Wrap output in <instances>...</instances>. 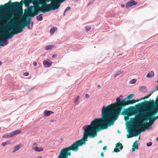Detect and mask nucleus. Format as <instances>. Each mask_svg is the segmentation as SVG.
Returning a JSON list of instances; mask_svg holds the SVG:
<instances>
[{
	"mask_svg": "<svg viewBox=\"0 0 158 158\" xmlns=\"http://www.w3.org/2000/svg\"><path fill=\"white\" fill-rule=\"evenodd\" d=\"M57 55H56V54H54V55H53L52 56V57L53 58H55V57H56L57 56Z\"/></svg>",
	"mask_w": 158,
	"mask_h": 158,
	"instance_id": "49",
	"label": "nucleus"
},
{
	"mask_svg": "<svg viewBox=\"0 0 158 158\" xmlns=\"http://www.w3.org/2000/svg\"><path fill=\"white\" fill-rule=\"evenodd\" d=\"M38 1L39 0H32V2H38Z\"/></svg>",
	"mask_w": 158,
	"mask_h": 158,
	"instance_id": "47",
	"label": "nucleus"
},
{
	"mask_svg": "<svg viewBox=\"0 0 158 158\" xmlns=\"http://www.w3.org/2000/svg\"><path fill=\"white\" fill-rule=\"evenodd\" d=\"M91 28V27L89 26H87L85 27V29L86 31H89V30H90Z\"/></svg>",
	"mask_w": 158,
	"mask_h": 158,
	"instance_id": "35",
	"label": "nucleus"
},
{
	"mask_svg": "<svg viewBox=\"0 0 158 158\" xmlns=\"http://www.w3.org/2000/svg\"><path fill=\"white\" fill-rule=\"evenodd\" d=\"M139 90L142 93H145L147 91V88L144 86H141L140 87Z\"/></svg>",
	"mask_w": 158,
	"mask_h": 158,
	"instance_id": "21",
	"label": "nucleus"
},
{
	"mask_svg": "<svg viewBox=\"0 0 158 158\" xmlns=\"http://www.w3.org/2000/svg\"><path fill=\"white\" fill-rule=\"evenodd\" d=\"M54 120H52L50 121V122H53V121H54Z\"/></svg>",
	"mask_w": 158,
	"mask_h": 158,
	"instance_id": "57",
	"label": "nucleus"
},
{
	"mask_svg": "<svg viewBox=\"0 0 158 158\" xmlns=\"http://www.w3.org/2000/svg\"><path fill=\"white\" fill-rule=\"evenodd\" d=\"M150 96H149V95H148L147 96H146L143 98H140V99H137V101H141V100H142V99H145V98H148Z\"/></svg>",
	"mask_w": 158,
	"mask_h": 158,
	"instance_id": "31",
	"label": "nucleus"
},
{
	"mask_svg": "<svg viewBox=\"0 0 158 158\" xmlns=\"http://www.w3.org/2000/svg\"><path fill=\"white\" fill-rule=\"evenodd\" d=\"M11 0H10L8 2L6 3L4 5L0 6V11H9V10L10 9L15 13H20L22 12V7L19 6V2H16L11 3Z\"/></svg>",
	"mask_w": 158,
	"mask_h": 158,
	"instance_id": "6",
	"label": "nucleus"
},
{
	"mask_svg": "<svg viewBox=\"0 0 158 158\" xmlns=\"http://www.w3.org/2000/svg\"><path fill=\"white\" fill-rule=\"evenodd\" d=\"M107 149V147L106 146H104L103 148V149L104 150H106Z\"/></svg>",
	"mask_w": 158,
	"mask_h": 158,
	"instance_id": "45",
	"label": "nucleus"
},
{
	"mask_svg": "<svg viewBox=\"0 0 158 158\" xmlns=\"http://www.w3.org/2000/svg\"><path fill=\"white\" fill-rule=\"evenodd\" d=\"M3 138H10L12 137L11 133H10L4 135L2 136Z\"/></svg>",
	"mask_w": 158,
	"mask_h": 158,
	"instance_id": "28",
	"label": "nucleus"
},
{
	"mask_svg": "<svg viewBox=\"0 0 158 158\" xmlns=\"http://www.w3.org/2000/svg\"><path fill=\"white\" fill-rule=\"evenodd\" d=\"M65 15V13H64V14H63V15H64H64Z\"/></svg>",
	"mask_w": 158,
	"mask_h": 158,
	"instance_id": "58",
	"label": "nucleus"
},
{
	"mask_svg": "<svg viewBox=\"0 0 158 158\" xmlns=\"http://www.w3.org/2000/svg\"><path fill=\"white\" fill-rule=\"evenodd\" d=\"M123 70H120L118 71L114 75V77H116L118 76V75L121 74L122 73H123Z\"/></svg>",
	"mask_w": 158,
	"mask_h": 158,
	"instance_id": "27",
	"label": "nucleus"
},
{
	"mask_svg": "<svg viewBox=\"0 0 158 158\" xmlns=\"http://www.w3.org/2000/svg\"><path fill=\"white\" fill-rule=\"evenodd\" d=\"M138 141L136 140L133 143V144L132 146V147L135 148H136V149H138Z\"/></svg>",
	"mask_w": 158,
	"mask_h": 158,
	"instance_id": "26",
	"label": "nucleus"
},
{
	"mask_svg": "<svg viewBox=\"0 0 158 158\" xmlns=\"http://www.w3.org/2000/svg\"><path fill=\"white\" fill-rule=\"evenodd\" d=\"M53 47V46L52 45H48L45 47V49L46 50H48L49 49H51Z\"/></svg>",
	"mask_w": 158,
	"mask_h": 158,
	"instance_id": "29",
	"label": "nucleus"
},
{
	"mask_svg": "<svg viewBox=\"0 0 158 158\" xmlns=\"http://www.w3.org/2000/svg\"><path fill=\"white\" fill-rule=\"evenodd\" d=\"M121 6L122 8H123V7H125V5L124 4H122L121 5Z\"/></svg>",
	"mask_w": 158,
	"mask_h": 158,
	"instance_id": "48",
	"label": "nucleus"
},
{
	"mask_svg": "<svg viewBox=\"0 0 158 158\" xmlns=\"http://www.w3.org/2000/svg\"><path fill=\"white\" fill-rule=\"evenodd\" d=\"M157 118H158V116L156 118H153V119L152 120H150V122L149 123V124H151V125L153 123H154L155 120Z\"/></svg>",
	"mask_w": 158,
	"mask_h": 158,
	"instance_id": "30",
	"label": "nucleus"
},
{
	"mask_svg": "<svg viewBox=\"0 0 158 158\" xmlns=\"http://www.w3.org/2000/svg\"><path fill=\"white\" fill-rule=\"evenodd\" d=\"M123 148L122 144L120 143H117L116 144V148L114 149V151L115 152H118L122 150Z\"/></svg>",
	"mask_w": 158,
	"mask_h": 158,
	"instance_id": "13",
	"label": "nucleus"
},
{
	"mask_svg": "<svg viewBox=\"0 0 158 158\" xmlns=\"http://www.w3.org/2000/svg\"><path fill=\"white\" fill-rule=\"evenodd\" d=\"M8 39L6 38H3L1 37L0 38V46H4L7 45L9 43Z\"/></svg>",
	"mask_w": 158,
	"mask_h": 158,
	"instance_id": "10",
	"label": "nucleus"
},
{
	"mask_svg": "<svg viewBox=\"0 0 158 158\" xmlns=\"http://www.w3.org/2000/svg\"><path fill=\"white\" fill-rule=\"evenodd\" d=\"M156 108V106L154 104H151L150 105V107H149V109L145 110L146 111L144 113V115H147L149 112L153 113L155 111H154V110Z\"/></svg>",
	"mask_w": 158,
	"mask_h": 158,
	"instance_id": "11",
	"label": "nucleus"
},
{
	"mask_svg": "<svg viewBox=\"0 0 158 158\" xmlns=\"http://www.w3.org/2000/svg\"><path fill=\"white\" fill-rule=\"evenodd\" d=\"M53 113V112L52 111L46 110L44 111V114L45 116L48 117Z\"/></svg>",
	"mask_w": 158,
	"mask_h": 158,
	"instance_id": "19",
	"label": "nucleus"
},
{
	"mask_svg": "<svg viewBox=\"0 0 158 158\" xmlns=\"http://www.w3.org/2000/svg\"><path fill=\"white\" fill-rule=\"evenodd\" d=\"M136 81L135 79H133L131 80L130 81V83L131 84H134L136 83Z\"/></svg>",
	"mask_w": 158,
	"mask_h": 158,
	"instance_id": "34",
	"label": "nucleus"
},
{
	"mask_svg": "<svg viewBox=\"0 0 158 158\" xmlns=\"http://www.w3.org/2000/svg\"><path fill=\"white\" fill-rule=\"evenodd\" d=\"M29 73L28 72H26L23 73V75L25 76H27L29 75Z\"/></svg>",
	"mask_w": 158,
	"mask_h": 158,
	"instance_id": "42",
	"label": "nucleus"
},
{
	"mask_svg": "<svg viewBox=\"0 0 158 158\" xmlns=\"http://www.w3.org/2000/svg\"><path fill=\"white\" fill-rule=\"evenodd\" d=\"M2 62L1 61H0V66L2 65Z\"/></svg>",
	"mask_w": 158,
	"mask_h": 158,
	"instance_id": "56",
	"label": "nucleus"
},
{
	"mask_svg": "<svg viewBox=\"0 0 158 158\" xmlns=\"http://www.w3.org/2000/svg\"><path fill=\"white\" fill-rule=\"evenodd\" d=\"M152 143L151 142H149L148 143H147V146L148 147H149L151 146L152 145Z\"/></svg>",
	"mask_w": 158,
	"mask_h": 158,
	"instance_id": "41",
	"label": "nucleus"
},
{
	"mask_svg": "<svg viewBox=\"0 0 158 158\" xmlns=\"http://www.w3.org/2000/svg\"><path fill=\"white\" fill-rule=\"evenodd\" d=\"M21 131L20 130H16L11 132H10L11 136L12 137L16 135L17 134H19L21 133Z\"/></svg>",
	"mask_w": 158,
	"mask_h": 158,
	"instance_id": "18",
	"label": "nucleus"
},
{
	"mask_svg": "<svg viewBox=\"0 0 158 158\" xmlns=\"http://www.w3.org/2000/svg\"><path fill=\"white\" fill-rule=\"evenodd\" d=\"M28 89V90H29V91H31V90H32V88H31V89Z\"/></svg>",
	"mask_w": 158,
	"mask_h": 158,
	"instance_id": "55",
	"label": "nucleus"
},
{
	"mask_svg": "<svg viewBox=\"0 0 158 158\" xmlns=\"http://www.w3.org/2000/svg\"><path fill=\"white\" fill-rule=\"evenodd\" d=\"M25 1L26 2H31L32 0H22L20 2V3L21 4L22 3H23Z\"/></svg>",
	"mask_w": 158,
	"mask_h": 158,
	"instance_id": "36",
	"label": "nucleus"
},
{
	"mask_svg": "<svg viewBox=\"0 0 158 158\" xmlns=\"http://www.w3.org/2000/svg\"><path fill=\"white\" fill-rule=\"evenodd\" d=\"M71 9V8L69 6L67 7L64 10V13H65L67 12L68 10H70Z\"/></svg>",
	"mask_w": 158,
	"mask_h": 158,
	"instance_id": "37",
	"label": "nucleus"
},
{
	"mask_svg": "<svg viewBox=\"0 0 158 158\" xmlns=\"http://www.w3.org/2000/svg\"><path fill=\"white\" fill-rule=\"evenodd\" d=\"M132 111V110L129 108L124 109L123 112L125 114L129 115L131 113Z\"/></svg>",
	"mask_w": 158,
	"mask_h": 158,
	"instance_id": "17",
	"label": "nucleus"
},
{
	"mask_svg": "<svg viewBox=\"0 0 158 158\" xmlns=\"http://www.w3.org/2000/svg\"><path fill=\"white\" fill-rule=\"evenodd\" d=\"M156 113V111L154 112L153 113H152L151 114L149 115L148 117H146L145 116H143V117H144V119L145 121V122H146L147 121H148L149 119H152L153 116L155 115Z\"/></svg>",
	"mask_w": 158,
	"mask_h": 158,
	"instance_id": "16",
	"label": "nucleus"
},
{
	"mask_svg": "<svg viewBox=\"0 0 158 158\" xmlns=\"http://www.w3.org/2000/svg\"><path fill=\"white\" fill-rule=\"evenodd\" d=\"M21 146L20 145H18L14 147L13 151L12 152L14 153L19 150Z\"/></svg>",
	"mask_w": 158,
	"mask_h": 158,
	"instance_id": "24",
	"label": "nucleus"
},
{
	"mask_svg": "<svg viewBox=\"0 0 158 158\" xmlns=\"http://www.w3.org/2000/svg\"><path fill=\"white\" fill-rule=\"evenodd\" d=\"M25 3V5L26 6H28L30 4L31 2H26L25 1V2H24Z\"/></svg>",
	"mask_w": 158,
	"mask_h": 158,
	"instance_id": "38",
	"label": "nucleus"
},
{
	"mask_svg": "<svg viewBox=\"0 0 158 158\" xmlns=\"http://www.w3.org/2000/svg\"><path fill=\"white\" fill-rule=\"evenodd\" d=\"M37 15V14H35V13H34V12L32 11V13L30 15L32 16V17H34L36 15Z\"/></svg>",
	"mask_w": 158,
	"mask_h": 158,
	"instance_id": "40",
	"label": "nucleus"
},
{
	"mask_svg": "<svg viewBox=\"0 0 158 158\" xmlns=\"http://www.w3.org/2000/svg\"><path fill=\"white\" fill-rule=\"evenodd\" d=\"M134 96L133 94H131L122 100L120 98L123 97V96H119L116 99L117 102H119V104L113 105V109L111 110L108 109V106L106 107L103 106L102 110L101 117L99 118L104 124L103 129H107L109 126L114 124L115 120L117 119L120 114L123 106L132 104L137 102V99L136 100L134 99L132 100H128L132 99Z\"/></svg>",
	"mask_w": 158,
	"mask_h": 158,
	"instance_id": "1",
	"label": "nucleus"
},
{
	"mask_svg": "<svg viewBox=\"0 0 158 158\" xmlns=\"http://www.w3.org/2000/svg\"><path fill=\"white\" fill-rule=\"evenodd\" d=\"M148 103V101L142 102L141 105H139V107L145 110L149 109V107H150V106L147 104Z\"/></svg>",
	"mask_w": 158,
	"mask_h": 158,
	"instance_id": "12",
	"label": "nucleus"
},
{
	"mask_svg": "<svg viewBox=\"0 0 158 158\" xmlns=\"http://www.w3.org/2000/svg\"><path fill=\"white\" fill-rule=\"evenodd\" d=\"M19 33L16 32H13V30L9 32L8 31L6 30H0V38L1 37L3 38H6L8 39V40L11 39L12 38L14 34H17Z\"/></svg>",
	"mask_w": 158,
	"mask_h": 158,
	"instance_id": "7",
	"label": "nucleus"
},
{
	"mask_svg": "<svg viewBox=\"0 0 158 158\" xmlns=\"http://www.w3.org/2000/svg\"><path fill=\"white\" fill-rule=\"evenodd\" d=\"M101 156H102V157H103L104 156V153H103L102 152H101Z\"/></svg>",
	"mask_w": 158,
	"mask_h": 158,
	"instance_id": "50",
	"label": "nucleus"
},
{
	"mask_svg": "<svg viewBox=\"0 0 158 158\" xmlns=\"http://www.w3.org/2000/svg\"><path fill=\"white\" fill-rule=\"evenodd\" d=\"M9 143V141H6L5 142H2L1 144V145L4 147L7 145Z\"/></svg>",
	"mask_w": 158,
	"mask_h": 158,
	"instance_id": "33",
	"label": "nucleus"
},
{
	"mask_svg": "<svg viewBox=\"0 0 158 158\" xmlns=\"http://www.w3.org/2000/svg\"><path fill=\"white\" fill-rule=\"evenodd\" d=\"M34 13H35V14H37V15H38V12L36 11H35V12H34Z\"/></svg>",
	"mask_w": 158,
	"mask_h": 158,
	"instance_id": "51",
	"label": "nucleus"
},
{
	"mask_svg": "<svg viewBox=\"0 0 158 158\" xmlns=\"http://www.w3.org/2000/svg\"><path fill=\"white\" fill-rule=\"evenodd\" d=\"M31 19L32 18L31 16H29L27 18L26 21H24V22L21 23L23 24V26H24V27L27 26L28 29H31L32 28L33 23V22H31Z\"/></svg>",
	"mask_w": 158,
	"mask_h": 158,
	"instance_id": "8",
	"label": "nucleus"
},
{
	"mask_svg": "<svg viewBox=\"0 0 158 158\" xmlns=\"http://www.w3.org/2000/svg\"><path fill=\"white\" fill-rule=\"evenodd\" d=\"M140 139V136H139V139Z\"/></svg>",
	"mask_w": 158,
	"mask_h": 158,
	"instance_id": "59",
	"label": "nucleus"
},
{
	"mask_svg": "<svg viewBox=\"0 0 158 158\" xmlns=\"http://www.w3.org/2000/svg\"><path fill=\"white\" fill-rule=\"evenodd\" d=\"M85 97L86 98H89V95L88 94H86L85 95Z\"/></svg>",
	"mask_w": 158,
	"mask_h": 158,
	"instance_id": "44",
	"label": "nucleus"
},
{
	"mask_svg": "<svg viewBox=\"0 0 158 158\" xmlns=\"http://www.w3.org/2000/svg\"><path fill=\"white\" fill-rule=\"evenodd\" d=\"M156 91V89L155 90H154V91H152L150 92L149 94H148L149 96H150L153 94V93L154 92V91Z\"/></svg>",
	"mask_w": 158,
	"mask_h": 158,
	"instance_id": "43",
	"label": "nucleus"
},
{
	"mask_svg": "<svg viewBox=\"0 0 158 158\" xmlns=\"http://www.w3.org/2000/svg\"><path fill=\"white\" fill-rule=\"evenodd\" d=\"M104 124L102 121L99 118H97L92 121L90 125L83 126L82 128L84 132L82 139L73 143L70 146L62 149L61 152L63 153L65 152H70V151L71 150L77 152L79 150L78 147L85 144V141H87L88 136L90 138H94L97 136V134L96 131H99L104 129Z\"/></svg>",
	"mask_w": 158,
	"mask_h": 158,
	"instance_id": "2",
	"label": "nucleus"
},
{
	"mask_svg": "<svg viewBox=\"0 0 158 158\" xmlns=\"http://www.w3.org/2000/svg\"><path fill=\"white\" fill-rule=\"evenodd\" d=\"M32 11L29 9H26L24 10L25 14L27 16H29L31 13H32Z\"/></svg>",
	"mask_w": 158,
	"mask_h": 158,
	"instance_id": "22",
	"label": "nucleus"
},
{
	"mask_svg": "<svg viewBox=\"0 0 158 158\" xmlns=\"http://www.w3.org/2000/svg\"><path fill=\"white\" fill-rule=\"evenodd\" d=\"M37 64V63L36 62H33V65L34 66H36Z\"/></svg>",
	"mask_w": 158,
	"mask_h": 158,
	"instance_id": "46",
	"label": "nucleus"
},
{
	"mask_svg": "<svg viewBox=\"0 0 158 158\" xmlns=\"http://www.w3.org/2000/svg\"><path fill=\"white\" fill-rule=\"evenodd\" d=\"M154 75V72L153 71H151L147 74L146 77H153Z\"/></svg>",
	"mask_w": 158,
	"mask_h": 158,
	"instance_id": "23",
	"label": "nucleus"
},
{
	"mask_svg": "<svg viewBox=\"0 0 158 158\" xmlns=\"http://www.w3.org/2000/svg\"><path fill=\"white\" fill-rule=\"evenodd\" d=\"M14 14L9 10L0 11V20H5L7 22V26L10 27L17 28L13 30V32H22L24 26L19 23L13 17Z\"/></svg>",
	"mask_w": 158,
	"mask_h": 158,
	"instance_id": "3",
	"label": "nucleus"
},
{
	"mask_svg": "<svg viewBox=\"0 0 158 158\" xmlns=\"http://www.w3.org/2000/svg\"><path fill=\"white\" fill-rule=\"evenodd\" d=\"M33 149L37 152H40L44 150V149L41 147H38L37 146L33 148Z\"/></svg>",
	"mask_w": 158,
	"mask_h": 158,
	"instance_id": "20",
	"label": "nucleus"
},
{
	"mask_svg": "<svg viewBox=\"0 0 158 158\" xmlns=\"http://www.w3.org/2000/svg\"><path fill=\"white\" fill-rule=\"evenodd\" d=\"M102 140H100V141H99V142H98V143H102Z\"/></svg>",
	"mask_w": 158,
	"mask_h": 158,
	"instance_id": "52",
	"label": "nucleus"
},
{
	"mask_svg": "<svg viewBox=\"0 0 158 158\" xmlns=\"http://www.w3.org/2000/svg\"><path fill=\"white\" fill-rule=\"evenodd\" d=\"M40 0L44 6L42 8H40V9L41 10L42 12L44 13L58 9L61 3L59 0Z\"/></svg>",
	"mask_w": 158,
	"mask_h": 158,
	"instance_id": "4",
	"label": "nucleus"
},
{
	"mask_svg": "<svg viewBox=\"0 0 158 158\" xmlns=\"http://www.w3.org/2000/svg\"><path fill=\"white\" fill-rule=\"evenodd\" d=\"M79 96H77L76 98H75V100H74V102H77L78 101V100L79 99Z\"/></svg>",
	"mask_w": 158,
	"mask_h": 158,
	"instance_id": "39",
	"label": "nucleus"
},
{
	"mask_svg": "<svg viewBox=\"0 0 158 158\" xmlns=\"http://www.w3.org/2000/svg\"><path fill=\"white\" fill-rule=\"evenodd\" d=\"M137 3V2L135 1L134 0H131L126 3V6L127 9H128L129 7L135 5Z\"/></svg>",
	"mask_w": 158,
	"mask_h": 158,
	"instance_id": "14",
	"label": "nucleus"
},
{
	"mask_svg": "<svg viewBox=\"0 0 158 158\" xmlns=\"http://www.w3.org/2000/svg\"><path fill=\"white\" fill-rule=\"evenodd\" d=\"M43 14H41L39 15L38 16H36V19L38 21H41L43 19L42 15Z\"/></svg>",
	"mask_w": 158,
	"mask_h": 158,
	"instance_id": "25",
	"label": "nucleus"
},
{
	"mask_svg": "<svg viewBox=\"0 0 158 158\" xmlns=\"http://www.w3.org/2000/svg\"><path fill=\"white\" fill-rule=\"evenodd\" d=\"M140 134V132L139 131H131L129 132V134L127 135V138H130L135 136H138Z\"/></svg>",
	"mask_w": 158,
	"mask_h": 158,
	"instance_id": "9",
	"label": "nucleus"
},
{
	"mask_svg": "<svg viewBox=\"0 0 158 158\" xmlns=\"http://www.w3.org/2000/svg\"><path fill=\"white\" fill-rule=\"evenodd\" d=\"M135 148H132V152H134L135 151Z\"/></svg>",
	"mask_w": 158,
	"mask_h": 158,
	"instance_id": "53",
	"label": "nucleus"
},
{
	"mask_svg": "<svg viewBox=\"0 0 158 158\" xmlns=\"http://www.w3.org/2000/svg\"><path fill=\"white\" fill-rule=\"evenodd\" d=\"M52 62L50 60H45L43 62V64L45 68L50 67L52 64Z\"/></svg>",
	"mask_w": 158,
	"mask_h": 158,
	"instance_id": "15",
	"label": "nucleus"
},
{
	"mask_svg": "<svg viewBox=\"0 0 158 158\" xmlns=\"http://www.w3.org/2000/svg\"><path fill=\"white\" fill-rule=\"evenodd\" d=\"M144 119V117L143 116H139L135 119L133 118L132 121H134L135 120L136 121L139 122L140 124L139 125L138 123L130 122L128 124L129 129L130 130L133 129L138 130L139 128H140L142 131H145L144 128L146 127L148 128V127L149 125V123L147 122L143 123Z\"/></svg>",
	"mask_w": 158,
	"mask_h": 158,
	"instance_id": "5",
	"label": "nucleus"
},
{
	"mask_svg": "<svg viewBox=\"0 0 158 158\" xmlns=\"http://www.w3.org/2000/svg\"><path fill=\"white\" fill-rule=\"evenodd\" d=\"M55 27H52L51 28L50 30V32L51 33H54L55 31Z\"/></svg>",
	"mask_w": 158,
	"mask_h": 158,
	"instance_id": "32",
	"label": "nucleus"
},
{
	"mask_svg": "<svg viewBox=\"0 0 158 158\" xmlns=\"http://www.w3.org/2000/svg\"><path fill=\"white\" fill-rule=\"evenodd\" d=\"M156 141H158V136L156 139Z\"/></svg>",
	"mask_w": 158,
	"mask_h": 158,
	"instance_id": "54",
	"label": "nucleus"
}]
</instances>
